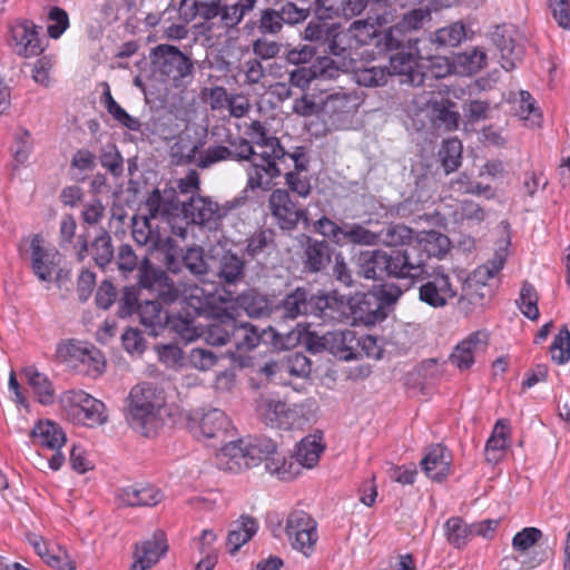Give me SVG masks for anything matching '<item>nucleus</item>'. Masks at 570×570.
<instances>
[{
    "label": "nucleus",
    "mask_w": 570,
    "mask_h": 570,
    "mask_svg": "<svg viewBox=\"0 0 570 570\" xmlns=\"http://www.w3.org/2000/svg\"><path fill=\"white\" fill-rule=\"evenodd\" d=\"M268 206L282 230L291 232L297 227L301 220L308 222L307 209L297 204L286 189L273 190L268 199Z\"/></svg>",
    "instance_id": "13"
},
{
    "label": "nucleus",
    "mask_w": 570,
    "mask_h": 570,
    "mask_svg": "<svg viewBox=\"0 0 570 570\" xmlns=\"http://www.w3.org/2000/svg\"><path fill=\"white\" fill-rule=\"evenodd\" d=\"M509 425L505 420H499L487 441L484 455L489 463H497L508 448Z\"/></svg>",
    "instance_id": "43"
},
{
    "label": "nucleus",
    "mask_w": 570,
    "mask_h": 570,
    "mask_svg": "<svg viewBox=\"0 0 570 570\" xmlns=\"http://www.w3.org/2000/svg\"><path fill=\"white\" fill-rule=\"evenodd\" d=\"M439 157L445 174L455 171L461 165L462 144L458 138L444 140Z\"/></svg>",
    "instance_id": "59"
},
{
    "label": "nucleus",
    "mask_w": 570,
    "mask_h": 570,
    "mask_svg": "<svg viewBox=\"0 0 570 570\" xmlns=\"http://www.w3.org/2000/svg\"><path fill=\"white\" fill-rule=\"evenodd\" d=\"M424 256L425 254H421L414 244L392 250L390 253L392 278L419 282L428 271Z\"/></svg>",
    "instance_id": "15"
},
{
    "label": "nucleus",
    "mask_w": 570,
    "mask_h": 570,
    "mask_svg": "<svg viewBox=\"0 0 570 570\" xmlns=\"http://www.w3.org/2000/svg\"><path fill=\"white\" fill-rule=\"evenodd\" d=\"M42 243L40 235H35L31 239V268L40 281L50 282L60 264V254L53 248H46Z\"/></svg>",
    "instance_id": "21"
},
{
    "label": "nucleus",
    "mask_w": 570,
    "mask_h": 570,
    "mask_svg": "<svg viewBox=\"0 0 570 570\" xmlns=\"http://www.w3.org/2000/svg\"><path fill=\"white\" fill-rule=\"evenodd\" d=\"M501 227L504 232V238L500 242V245L494 252L493 258L487 262L484 265L479 266L474 271V278L476 282L485 283L488 279L494 277L504 266L508 257V247L510 245L509 236V224L501 222Z\"/></svg>",
    "instance_id": "35"
},
{
    "label": "nucleus",
    "mask_w": 570,
    "mask_h": 570,
    "mask_svg": "<svg viewBox=\"0 0 570 570\" xmlns=\"http://www.w3.org/2000/svg\"><path fill=\"white\" fill-rule=\"evenodd\" d=\"M196 316H188L187 313L179 311L178 315H169V321L166 327L175 332L186 343L193 342L199 336L198 330L195 326Z\"/></svg>",
    "instance_id": "56"
},
{
    "label": "nucleus",
    "mask_w": 570,
    "mask_h": 570,
    "mask_svg": "<svg viewBox=\"0 0 570 570\" xmlns=\"http://www.w3.org/2000/svg\"><path fill=\"white\" fill-rule=\"evenodd\" d=\"M99 160L101 166L115 178H118L122 175L124 158L115 144L108 142L101 147Z\"/></svg>",
    "instance_id": "60"
},
{
    "label": "nucleus",
    "mask_w": 570,
    "mask_h": 570,
    "mask_svg": "<svg viewBox=\"0 0 570 570\" xmlns=\"http://www.w3.org/2000/svg\"><path fill=\"white\" fill-rule=\"evenodd\" d=\"M414 238V230L403 224H389L377 232V244L386 247H406Z\"/></svg>",
    "instance_id": "42"
},
{
    "label": "nucleus",
    "mask_w": 570,
    "mask_h": 570,
    "mask_svg": "<svg viewBox=\"0 0 570 570\" xmlns=\"http://www.w3.org/2000/svg\"><path fill=\"white\" fill-rule=\"evenodd\" d=\"M312 371L311 360L303 353H292L283 361V372L297 377H306Z\"/></svg>",
    "instance_id": "63"
},
{
    "label": "nucleus",
    "mask_w": 570,
    "mask_h": 570,
    "mask_svg": "<svg viewBox=\"0 0 570 570\" xmlns=\"http://www.w3.org/2000/svg\"><path fill=\"white\" fill-rule=\"evenodd\" d=\"M446 540L455 548L466 546L470 537L474 533L473 525H468L461 518H450L444 524Z\"/></svg>",
    "instance_id": "58"
},
{
    "label": "nucleus",
    "mask_w": 570,
    "mask_h": 570,
    "mask_svg": "<svg viewBox=\"0 0 570 570\" xmlns=\"http://www.w3.org/2000/svg\"><path fill=\"white\" fill-rule=\"evenodd\" d=\"M286 403L275 400L268 395H262L257 402V414L259 419L271 428H277L281 416L284 413Z\"/></svg>",
    "instance_id": "54"
},
{
    "label": "nucleus",
    "mask_w": 570,
    "mask_h": 570,
    "mask_svg": "<svg viewBox=\"0 0 570 570\" xmlns=\"http://www.w3.org/2000/svg\"><path fill=\"white\" fill-rule=\"evenodd\" d=\"M414 246L421 254H425V264L431 257L442 258L450 248V239L436 230H423L415 234Z\"/></svg>",
    "instance_id": "32"
},
{
    "label": "nucleus",
    "mask_w": 570,
    "mask_h": 570,
    "mask_svg": "<svg viewBox=\"0 0 570 570\" xmlns=\"http://www.w3.org/2000/svg\"><path fill=\"white\" fill-rule=\"evenodd\" d=\"M451 454L442 444L433 445L421 460L425 474L435 481H442L450 472Z\"/></svg>",
    "instance_id": "29"
},
{
    "label": "nucleus",
    "mask_w": 570,
    "mask_h": 570,
    "mask_svg": "<svg viewBox=\"0 0 570 570\" xmlns=\"http://www.w3.org/2000/svg\"><path fill=\"white\" fill-rule=\"evenodd\" d=\"M455 102L449 99H441L432 101L431 104V119L439 128L446 131L458 129L460 121V114L455 110Z\"/></svg>",
    "instance_id": "39"
},
{
    "label": "nucleus",
    "mask_w": 570,
    "mask_h": 570,
    "mask_svg": "<svg viewBox=\"0 0 570 570\" xmlns=\"http://www.w3.org/2000/svg\"><path fill=\"white\" fill-rule=\"evenodd\" d=\"M285 533L291 547L309 557L318 540L317 522L305 511L294 510L288 513Z\"/></svg>",
    "instance_id": "8"
},
{
    "label": "nucleus",
    "mask_w": 570,
    "mask_h": 570,
    "mask_svg": "<svg viewBox=\"0 0 570 570\" xmlns=\"http://www.w3.org/2000/svg\"><path fill=\"white\" fill-rule=\"evenodd\" d=\"M31 436L42 446L51 450H59L66 443L65 432L51 421L38 422L31 431Z\"/></svg>",
    "instance_id": "44"
},
{
    "label": "nucleus",
    "mask_w": 570,
    "mask_h": 570,
    "mask_svg": "<svg viewBox=\"0 0 570 570\" xmlns=\"http://www.w3.org/2000/svg\"><path fill=\"white\" fill-rule=\"evenodd\" d=\"M465 27L462 22H454L438 29L430 37L436 49L456 47L465 38Z\"/></svg>",
    "instance_id": "51"
},
{
    "label": "nucleus",
    "mask_w": 570,
    "mask_h": 570,
    "mask_svg": "<svg viewBox=\"0 0 570 570\" xmlns=\"http://www.w3.org/2000/svg\"><path fill=\"white\" fill-rule=\"evenodd\" d=\"M265 331H259L250 323H238L235 318V330L232 334V345L238 352H247L259 345Z\"/></svg>",
    "instance_id": "41"
},
{
    "label": "nucleus",
    "mask_w": 570,
    "mask_h": 570,
    "mask_svg": "<svg viewBox=\"0 0 570 570\" xmlns=\"http://www.w3.org/2000/svg\"><path fill=\"white\" fill-rule=\"evenodd\" d=\"M198 428L206 439L224 440L228 434L230 421L222 410L210 409L200 416Z\"/></svg>",
    "instance_id": "37"
},
{
    "label": "nucleus",
    "mask_w": 570,
    "mask_h": 570,
    "mask_svg": "<svg viewBox=\"0 0 570 570\" xmlns=\"http://www.w3.org/2000/svg\"><path fill=\"white\" fill-rule=\"evenodd\" d=\"M139 284L155 293L166 304L179 301L180 311L188 316L197 317L213 303V295L205 288L198 285L179 288L165 271L153 267L147 258L139 269Z\"/></svg>",
    "instance_id": "2"
},
{
    "label": "nucleus",
    "mask_w": 570,
    "mask_h": 570,
    "mask_svg": "<svg viewBox=\"0 0 570 570\" xmlns=\"http://www.w3.org/2000/svg\"><path fill=\"white\" fill-rule=\"evenodd\" d=\"M239 304L247 315L254 318L267 316L272 312L269 299L255 291L244 293L239 297Z\"/></svg>",
    "instance_id": "55"
},
{
    "label": "nucleus",
    "mask_w": 570,
    "mask_h": 570,
    "mask_svg": "<svg viewBox=\"0 0 570 570\" xmlns=\"http://www.w3.org/2000/svg\"><path fill=\"white\" fill-rule=\"evenodd\" d=\"M90 253L96 265L105 269L114 259V246L112 239L109 233L101 228L99 235H97L90 245Z\"/></svg>",
    "instance_id": "52"
},
{
    "label": "nucleus",
    "mask_w": 570,
    "mask_h": 570,
    "mask_svg": "<svg viewBox=\"0 0 570 570\" xmlns=\"http://www.w3.org/2000/svg\"><path fill=\"white\" fill-rule=\"evenodd\" d=\"M551 358L558 364H566L570 360V332L564 325L554 336L550 346Z\"/></svg>",
    "instance_id": "61"
},
{
    "label": "nucleus",
    "mask_w": 570,
    "mask_h": 570,
    "mask_svg": "<svg viewBox=\"0 0 570 570\" xmlns=\"http://www.w3.org/2000/svg\"><path fill=\"white\" fill-rule=\"evenodd\" d=\"M10 38L17 55L29 58L38 56L43 48L39 38L38 27L31 20H20L10 27Z\"/></svg>",
    "instance_id": "18"
},
{
    "label": "nucleus",
    "mask_w": 570,
    "mask_h": 570,
    "mask_svg": "<svg viewBox=\"0 0 570 570\" xmlns=\"http://www.w3.org/2000/svg\"><path fill=\"white\" fill-rule=\"evenodd\" d=\"M345 31L348 33L350 40H354L357 45H367L379 37L377 28L367 20H356Z\"/></svg>",
    "instance_id": "64"
},
{
    "label": "nucleus",
    "mask_w": 570,
    "mask_h": 570,
    "mask_svg": "<svg viewBox=\"0 0 570 570\" xmlns=\"http://www.w3.org/2000/svg\"><path fill=\"white\" fill-rule=\"evenodd\" d=\"M423 66L419 63L417 56L412 51L400 50L390 58L391 75L404 77L402 83L420 87L424 83L426 73L422 71Z\"/></svg>",
    "instance_id": "24"
},
{
    "label": "nucleus",
    "mask_w": 570,
    "mask_h": 570,
    "mask_svg": "<svg viewBox=\"0 0 570 570\" xmlns=\"http://www.w3.org/2000/svg\"><path fill=\"white\" fill-rule=\"evenodd\" d=\"M331 246L326 240L306 237L303 252L304 269L309 273H318L331 263Z\"/></svg>",
    "instance_id": "30"
},
{
    "label": "nucleus",
    "mask_w": 570,
    "mask_h": 570,
    "mask_svg": "<svg viewBox=\"0 0 570 570\" xmlns=\"http://www.w3.org/2000/svg\"><path fill=\"white\" fill-rule=\"evenodd\" d=\"M178 203L181 205V212L186 219L209 230L217 229L219 222L227 214L225 206L202 195H191L187 199H179Z\"/></svg>",
    "instance_id": "10"
},
{
    "label": "nucleus",
    "mask_w": 570,
    "mask_h": 570,
    "mask_svg": "<svg viewBox=\"0 0 570 570\" xmlns=\"http://www.w3.org/2000/svg\"><path fill=\"white\" fill-rule=\"evenodd\" d=\"M200 145L194 141L189 136H180L170 147V158L176 165L195 164L199 155Z\"/></svg>",
    "instance_id": "49"
},
{
    "label": "nucleus",
    "mask_w": 570,
    "mask_h": 570,
    "mask_svg": "<svg viewBox=\"0 0 570 570\" xmlns=\"http://www.w3.org/2000/svg\"><path fill=\"white\" fill-rule=\"evenodd\" d=\"M163 390L151 382H142L131 387L128 395L126 420L144 436L154 435L161 426L160 412L165 405Z\"/></svg>",
    "instance_id": "3"
},
{
    "label": "nucleus",
    "mask_w": 570,
    "mask_h": 570,
    "mask_svg": "<svg viewBox=\"0 0 570 570\" xmlns=\"http://www.w3.org/2000/svg\"><path fill=\"white\" fill-rule=\"evenodd\" d=\"M489 345V333L480 330L461 341L450 355V362L460 370L470 368L475 357L484 353Z\"/></svg>",
    "instance_id": "19"
},
{
    "label": "nucleus",
    "mask_w": 570,
    "mask_h": 570,
    "mask_svg": "<svg viewBox=\"0 0 570 570\" xmlns=\"http://www.w3.org/2000/svg\"><path fill=\"white\" fill-rule=\"evenodd\" d=\"M140 323L149 328V334L157 336L160 331L166 328L169 321V314L165 311L158 301L147 299L138 306Z\"/></svg>",
    "instance_id": "36"
},
{
    "label": "nucleus",
    "mask_w": 570,
    "mask_h": 570,
    "mask_svg": "<svg viewBox=\"0 0 570 570\" xmlns=\"http://www.w3.org/2000/svg\"><path fill=\"white\" fill-rule=\"evenodd\" d=\"M357 107V97L343 90L333 92L323 102V111L330 117H340L354 111Z\"/></svg>",
    "instance_id": "47"
},
{
    "label": "nucleus",
    "mask_w": 570,
    "mask_h": 570,
    "mask_svg": "<svg viewBox=\"0 0 570 570\" xmlns=\"http://www.w3.org/2000/svg\"><path fill=\"white\" fill-rule=\"evenodd\" d=\"M357 274L365 279L392 278L390 253L382 249L363 250L356 258Z\"/></svg>",
    "instance_id": "20"
},
{
    "label": "nucleus",
    "mask_w": 570,
    "mask_h": 570,
    "mask_svg": "<svg viewBox=\"0 0 570 570\" xmlns=\"http://www.w3.org/2000/svg\"><path fill=\"white\" fill-rule=\"evenodd\" d=\"M243 255L248 263L267 268L277 256L276 233L272 228H259L245 239Z\"/></svg>",
    "instance_id": "16"
},
{
    "label": "nucleus",
    "mask_w": 570,
    "mask_h": 570,
    "mask_svg": "<svg viewBox=\"0 0 570 570\" xmlns=\"http://www.w3.org/2000/svg\"><path fill=\"white\" fill-rule=\"evenodd\" d=\"M59 405L67 419L77 424L95 426L107 421L105 404L81 390L61 393Z\"/></svg>",
    "instance_id": "6"
},
{
    "label": "nucleus",
    "mask_w": 570,
    "mask_h": 570,
    "mask_svg": "<svg viewBox=\"0 0 570 570\" xmlns=\"http://www.w3.org/2000/svg\"><path fill=\"white\" fill-rule=\"evenodd\" d=\"M247 259L233 250H226L223 253L218 261L217 277L219 281L227 285H236L240 283L245 277Z\"/></svg>",
    "instance_id": "31"
},
{
    "label": "nucleus",
    "mask_w": 570,
    "mask_h": 570,
    "mask_svg": "<svg viewBox=\"0 0 570 570\" xmlns=\"http://www.w3.org/2000/svg\"><path fill=\"white\" fill-rule=\"evenodd\" d=\"M307 16V10L296 7L293 2H286L279 9L265 8L261 10L256 27L263 36H277L285 24L301 23Z\"/></svg>",
    "instance_id": "14"
},
{
    "label": "nucleus",
    "mask_w": 570,
    "mask_h": 570,
    "mask_svg": "<svg viewBox=\"0 0 570 570\" xmlns=\"http://www.w3.org/2000/svg\"><path fill=\"white\" fill-rule=\"evenodd\" d=\"M336 305L337 299L326 295H313L305 288L297 287L284 297L277 311L281 317L286 320H295L301 315H315L324 322H330V320H341L343 316V313L336 311Z\"/></svg>",
    "instance_id": "4"
},
{
    "label": "nucleus",
    "mask_w": 570,
    "mask_h": 570,
    "mask_svg": "<svg viewBox=\"0 0 570 570\" xmlns=\"http://www.w3.org/2000/svg\"><path fill=\"white\" fill-rule=\"evenodd\" d=\"M131 234L138 245H148L150 249L161 250L165 254L168 247L165 245L167 237L161 238L159 234L153 232L150 219L148 217H134Z\"/></svg>",
    "instance_id": "40"
},
{
    "label": "nucleus",
    "mask_w": 570,
    "mask_h": 570,
    "mask_svg": "<svg viewBox=\"0 0 570 570\" xmlns=\"http://www.w3.org/2000/svg\"><path fill=\"white\" fill-rule=\"evenodd\" d=\"M454 220L468 226L480 225L488 217V212L471 199L462 200L453 213Z\"/></svg>",
    "instance_id": "53"
},
{
    "label": "nucleus",
    "mask_w": 570,
    "mask_h": 570,
    "mask_svg": "<svg viewBox=\"0 0 570 570\" xmlns=\"http://www.w3.org/2000/svg\"><path fill=\"white\" fill-rule=\"evenodd\" d=\"M271 147L272 153L267 150L259 153L258 156H254L246 167V189L269 190L273 186V180L281 176V169L276 164V159L281 158L284 151L278 142H276V147L273 145Z\"/></svg>",
    "instance_id": "9"
},
{
    "label": "nucleus",
    "mask_w": 570,
    "mask_h": 570,
    "mask_svg": "<svg viewBox=\"0 0 570 570\" xmlns=\"http://www.w3.org/2000/svg\"><path fill=\"white\" fill-rule=\"evenodd\" d=\"M491 40L501 53V66L507 71L515 68L524 55V48L515 43L505 24L495 26L491 31Z\"/></svg>",
    "instance_id": "26"
},
{
    "label": "nucleus",
    "mask_w": 570,
    "mask_h": 570,
    "mask_svg": "<svg viewBox=\"0 0 570 570\" xmlns=\"http://www.w3.org/2000/svg\"><path fill=\"white\" fill-rule=\"evenodd\" d=\"M343 244L351 243L360 246H375L377 233H374L357 223H344Z\"/></svg>",
    "instance_id": "57"
},
{
    "label": "nucleus",
    "mask_w": 570,
    "mask_h": 570,
    "mask_svg": "<svg viewBox=\"0 0 570 570\" xmlns=\"http://www.w3.org/2000/svg\"><path fill=\"white\" fill-rule=\"evenodd\" d=\"M174 244L175 242L170 237H167L165 245L168 247L165 252L164 263L170 273L178 274L183 268H186L195 276H204L209 272V265L205 258L203 247H187L186 249H181L180 255H177V249Z\"/></svg>",
    "instance_id": "12"
},
{
    "label": "nucleus",
    "mask_w": 570,
    "mask_h": 570,
    "mask_svg": "<svg viewBox=\"0 0 570 570\" xmlns=\"http://www.w3.org/2000/svg\"><path fill=\"white\" fill-rule=\"evenodd\" d=\"M228 11V7L226 2L222 0H208V1H199L198 17L204 20L203 27L207 31H212L214 27L213 20L218 18L220 26L226 29H234L233 21L230 17L226 16Z\"/></svg>",
    "instance_id": "38"
},
{
    "label": "nucleus",
    "mask_w": 570,
    "mask_h": 570,
    "mask_svg": "<svg viewBox=\"0 0 570 570\" xmlns=\"http://www.w3.org/2000/svg\"><path fill=\"white\" fill-rule=\"evenodd\" d=\"M22 375L40 404L51 405L55 403L56 390L45 373L39 372L35 366H27L22 370Z\"/></svg>",
    "instance_id": "33"
},
{
    "label": "nucleus",
    "mask_w": 570,
    "mask_h": 570,
    "mask_svg": "<svg viewBox=\"0 0 570 570\" xmlns=\"http://www.w3.org/2000/svg\"><path fill=\"white\" fill-rule=\"evenodd\" d=\"M419 282V299L433 308L445 307L458 296V287L443 266L426 271Z\"/></svg>",
    "instance_id": "7"
},
{
    "label": "nucleus",
    "mask_w": 570,
    "mask_h": 570,
    "mask_svg": "<svg viewBox=\"0 0 570 570\" xmlns=\"http://www.w3.org/2000/svg\"><path fill=\"white\" fill-rule=\"evenodd\" d=\"M57 355L62 362L72 363L75 366H77V362L85 364L91 360L95 374H101L105 367L101 352L92 345L89 346L78 341L59 344Z\"/></svg>",
    "instance_id": "23"
},
{
    "label": "nucleus",
    "mask_w": 570,
    "mask_h": 570,
    "mask_svg": "<svg viewBox=\"0 0 570 570\" xmlns=\"http://www.w3.org/2000/svg\"><path fill=\"white\" fill-rule=\"evenodd\" d=\"M325 446L322 443V438L318 435H307L297 444L296 461L304 468H314Z\"/></svg>",
    "instance_id": "45"
},
{
    "label": "nucleus",
    "mask_w": 570,
    "mask_h": 570,
    "mask_svg": "<svg viewBox=\"0 0 570 570\" xmlns=\"http://www.w3.org/2000/svg\"><path fill=\"white\" fill-rule=\"evenodd\" d=\"M167 550L165 533L158 530L150 538L135 544L132 563L142 569H150L166 554Z\"/></svg>",
    "instance_id": "25"
},
{
    "label": "nucleus",
    "mask_w": 570,
    "mask_h": 570,
    "mask_svg": "<svg viewBox=\"0 0 570 570\" xmlns=\"http://www.w3.org/2000/svg\"><path fill=\"white\" fill-rule=\"evenodd\" d=\"M515 112L520 118L530 119L533 125L540 124L541 112L530 92L525 90L519 91V98L515 100Z\"/></svg>",
    "instance_id": "62"
},
{
    "label": "nucleus",
    "mask_w": 570,
    "mask_h": 570,
    "mask_svg": "<svg viewBox=\"0 0 570 570\" xmlns=\"http://www.w3.org/2000/svg\"><path fill=\"white\" fill-rule=\"evenodd\" d=\"M263 461L267 472L285 473V458L277 452L276 443L267 436L230 441L223 445L216 454L217 466L232 473L256 466Z\"/></svg>",
    "instance_id": "1"
},
{
    "label": "nucleus",
    "mask_w": 570,
    "mask_h": 570,
    "mask_svg": "<svg viewBox=\"0 0 570 570\" xmlns=\"http://www.w3.org/2000/svg\"><path fill=\"white\" fill-rule=\"evenodd\" d=\"M327 352L343 361L357 358L363 350L374 345L375 341L371 336L360 338L354 331H331L327 332Z\"/></svg>",
    "instance_id": "17"
},
{
    "label": "nucleus",
    "mask_w": 570,
    "mask_h": 570,
    "mask_svg": "<svg viewBox=\"0 0 570 570\" xmlns=\"http://www.w3.org/2000/svg\"><path fill=\"white\" fill-rule=\"evenodd\" d=\"M351 42L346 31L334 30L331 32V38L324 42V52L332 56L328 60L337 70L350 71L354 68L355 59L352 57Z\"/></svg>",
    "instance_id": "28"
},
{
    "label": "nucleus",
    "mask_w": 570,
    "mask_h": 570,
    "mask_svg": "<svg viewBox=\"0 0 570 570\" xmlns=\"http://www.w3.org/2000/svg\"><path fill=\"white\" fill-rule=\"evenodd\" d=\"M101 102L112 116V118L121 126L132 131H139L141 122L138 118L130 116L111 96L108 83H105V90L101 95Z\"/></svg>",
    "instance_id": "48"
},
{
    "label": "nucleus",
    "mask_w": 570,
    "mask_h": 570,
    "mask_svg": "<svg viewBox=\"0 0 570 570\" xmlns=\"http://www.w3.org/2000/svg\"><path fill=\"white\" fill-rule=\"evenodd\" d=\"M233 330H235V318L230 315H224L214 320L207 326L205 340L210 345L230 344Z\"/></svg>",
    "instance_id": "46"
},
{
    "label": "nucleus",
    "mask_w": 570,
    "mask_h": 570,
    "mask_svg": "<svg viewBox=\"0 0 570 570\" xmlns=\"http://www.w3.org/2000/svg\"><path fill=\"white\" fill-rule=\"evenodd\" d=\"M57 355L62 362L72 363L75 366H77V362L85 364L91 360L95 374H101L105 367L101 352L92 345L89 346L78 341L59 344Z\"/></svg>",
    "instance_id": "22"
},
{
    "label": "nucleus",
    "mask_w": 570,
    "mask_h": 570,
    "mask_svg": "<svg viewBox=\"0 0 570 570\" xmlns=\"http://www.w3.org/2000/svg\"><path fill=\"white\" fill-rule=\"evenodd\" d=\"M336 311L343 313L341 320H330V322H362L364 324H374L383 318L382 304L375 294L356 295L344 303L337 301Z\"/></svg>",
    "instance_id": "11"
},
{
    "label": "nucleus",
    "mask_w": 570,
    "mask_h": 570,
    "mask_svg": "<svg viewBox=\"0 0 570 570\" xmlns=\"http://www.w3.org/2000/svg\"><path fill=\"white\" fill-rule=\"evenodd\" d=\"M163 498V492L148 483L124 487L117 493L119 504L125 507H155Z\"/></svg>",
    "instance_id": "27"
},
{
    "label": "nucleus",
    "mask_w": 570,
    "mask_h": 570,
    "mask_svg": "<svg viewBox=\"0 0 570 570\" xmlns=\"http://www.w3.org/2000/svg\"><path fill=\"white\" fill-rule=\"evenodd\" d=\"M350 71L354 72L355 81L363 87H380L387 82L391 71L384 66L358 67L355 60L354 68Z\"/></svg>",
    "instance_id": "50"
},
{
    "label": "nucleus",
    "mask_w": 570,
    "mask_h": 570,
    "mask_svg": "<svg viewBox=\"0 0 570 570\" xmlns=\"http://www.w3.org/2000/svg\"><path fill=\"white\" fill-rule=\"evenodd\" d=\"M151 63L161 81L175 88L186 86L193 78V61L174 46H157L151 53Z\"/></svg>",
    "instance_id": "5"
},
{
    "label": "nucleus",
    "mask_w": 570,
    "mask_h": 570,
    "mask_svg": "<svg viewBox=\"0 0 570 570\" xmlns=\"http://www.w3.org/2000/svg\"><path fill=\"white\" fill-rule=\"evenodd\" d=\"M258 522L249 515H242L233 521L227 535V548L230 554L236 552L247 543L257 532Z\"/></svg>",
    "instance_id": "34"
}]
</instances>
